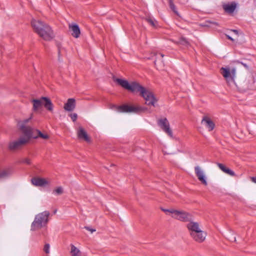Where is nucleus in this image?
Segmentation results:
<instances>
[{
    "instance_id": "f257e3e1",
    "label": "nucleus",
    "mask_w": 256,
    "mask_h": 256,
    "mask_svg": "<svg viewBox=\"0 0 256 256\" xmlns=\"http://www.w3.org/2000/svg\"><path fill=\"white\" fill-rule=\"evenodd\" d=\"M116 81L124 89L132 93H138L146 100V104L155 106L158 100L149 88L143 86L136 82H129L126 80L120 78H117Z\"/></svg>"
},
{
    "instance_id": "f03ea898",
    "label": "nucleus",
    "mask_w": 256,
    "mask_h": 256,
    "mask_svg": "<svg viewBox=\"0 0 256 256\" xmlns=\"http://www.w3.org/2000/svg\"><path fill=\"white\" fill-rule=\"evenodd\" d=\"M32 26L34 32L43 40H50L54 38L53 32L46 24L39 20H34L32 21Z\"/></svg>"
},
{
    "instance_id": "7ed1b4c3",
    "label": "nucleus",
    "mask_w": 256,
    "mask_h": 256,
    "mask_svg": "<svg viewBox=\"0 0 256 256\" xmlns=\"http://www.w3.org/2000/svg\"><path fill=\"white\" fill-rule=\"evenodd\" d=\"M186 228L190 236L194 241L202 243L205 240L206 232L202 230L199 223L190 220L186 224Z\"/></svg>"
},
{
    "instance_id": "20e7f679",
    "label": "nucleus",
    "mask_w": 256,
    "mask_h": 256,
    "mask_svg": "<svg viewBox=\"0 0 256 256\" xmlns=\"http://www.w3.org/2000/svg\"><path fill=\"white\" fill-rule=\"evenodd\" d=\"M50 212L44 211L36 214L31 225L32 230H36L46 226L48 221Z\"/></svg>"
},
{
    "instance_id": "39448f33",
    "label": "nucleus",
    "mask_w": 256,
    "mask_h": 256,
    "mask_svg": "<svg viewBox=\"0 0 256 256\" xmlns=\"http://www.w3.org/2000/svg\"><path fill=\"white\" fill-rule=\"evenodd\" d=\"M220 73L224 78L228 84L230 86H235L238 87L234 80L236 76V69L234 68L222 67L220 68Z\"/></svg>"
},
{
    "instance_id": "423d86ee",
    "label": "nucleus",
    "mask_w": 256,
    "mask_h": 256,
    "mask_svg": "<svg viewBox=\"0 0 256 256\" xmlns=\"http://www.w3.org/2000/svg\"><path fill=\"white\" fill-rule=\"evenodd\" d=\"M110 108H114L119 112L126 113H138L140 112H144L147 110V108L144 107L135 106L126 104L120 106L112 105L110 107Z\"/></svg>"
},
{
    "instance_id": "0eeeda50",
    "label": "nucleus",
    "mask_w": 256,
    "mask_h": 256,
    "mask_svg": "<svg viewBox=\"0 0 256 256\" xmlns=\"http://www.w3.org/2000/svg\"><path fill=\"white\" fill-rule=\"evenodd\" d=\"M32 137V136L24 134V136H20L18 140L10 142L8 145L9 149L14 150L20 148L22 146L28 142Z\"/></svg>"
},
{
    "instance_id": "6e6552de",
    "label": "nucleus",
    "mask_w": 256,
    "mask_h": 256,
    "mask_svg": "<svg viewBox=\"0 0 256 256\" xmlns=\"http://www.w3.org/2000/svg\"><path fill=\"white\" fill-rule=\"evenodd\" d=\"M32 117L33 114H32L28 118L24 120L18 122V126L23 134H26L32 136V128L30 126L26 125V124L32 119Z\"/></svg>"
},
{
    "instance_id": "1a4fd4ad",
    "label": "nucleus",
    "mask_w": 256,
    "mask_h": 256,
    "mask_svg": "<svg viewBox=\"0 0 256 256\" xmlns=\"http://www.w3.org/2000/svg\"><path fill=\"white\" fill-rule=\"evenodd\" d=\"M172 218L182 222H188L192 220V216L184 210H175Z\"/></svg>"
},
{
    "instance_id": "9d476101",
    "label": "nucleus",
    "mask_w": 256,
    "mask_h": 256,
    "mask_svg": "<svg viewBox=\"0 0 256 256\" xmlns=\"http://www.w3.org/2000/svg\"><path fill=\"white\" fill-rule=\"evenodd\" d=\"M158 124L160 128L170 138H173L172 130L170 128V123L166 118H162L158 121Z\"/></svg>"
},
{
    "instance_id": "9b49d317",
    "label": "nucleus",
    "mask_w": 256,
    "mask_h": 256,
    "mask_svg": "<svg viewBox=\"0 0 256 256\" xmlns=\"http://www.w3.org/2000/svg\"><path fill=\"white\" fill-rule=\"evenodd\" d=\"M194 172L199 181L204 186H207V178L204 170L200 166H196L194 167Z\"/></svg>"
},
{
    "instance_id": "f8f14e48",
    "label": "nucleus",
    "mask_w": 256,
    "mask_h": 256,
    "mask_svg": "<svg viewBox=\"0 0 256 256\" xmlns=\"http://www.w3.org/2000/svg\"><path fill=\"white\" fill-rule=\"evenodd\" d=\"M32 184L36 186H44L50 184V181L46 178L35 177L31 180Z\"/></svg>"
},
{
    "instance_id": "ddd939ff",
    "label": "nucleus",
    "mask_w": 256,
    "mask_h": 256,
    "mask_svg": "<svg viewBox=\"0 0 256 256\" xmlns=\"http://www.w3.org/2000/svg\"><path fill=\"white\" fill-rule=\"evenodd\" d=\"M202 124L206 128L208 129V131L212 130L215 126V124L212 120L207 116L203 117L202 122Z\"/></svg>"
},
{
    "instance_id": "4468645a",
    "label": "nucleus",
    "mask_w": 256,
    "mask_h": 256,
    "mask_svg": "<svg viewBox=\"0 0 256 256\" xmlns=\"http://www.w3.org/2000/svg\"><path fill=\"white\" fill-rule=\"evenodd\" d=\"M77 135L79 139L88 142H90V138L88 136L86 132L82 127H80L78 130Z\"/></svg>"
},
{
    "instance_id": "2eb2a0df",
    "label": "nucleus",
    "mask_w": 256,
    "mask_h": 256,
    "mask_svg": "<svg viewBox=\"0 0 256 256\" xmlns=\"http://www.w3.org/2000/svg\"><path fill=\"white\" fill-rule=\"evenodd\" d=\"M76 105V103L74 98H68L66 102L64 104V108L66 111L72 112L75 108Z\"/></svg>"
},
{
    "instance_id": "dca6fc26",
    "label": "nucleus",
    "mask_w": 256,
    "mask_h": 256,
    "mask_svg": "<svg viewBox=\"0 0 256 256\" xmlns=\"http://www.w3.org/2000/svg\"><path fill=\"white\" fill-rule=\"evenodd\" d=\"M217 166L218 167V168L222 171L225 174L232 176H236V174L235 172L232 170L230 169L229 168L226 167L224 165L220 163H217Z\"/></svg>"
},
{
    "instance_id": "f3484780",
    "label": "nucleus",
    "mask_w": 256,
    "mask_h": 256,
    "mask_svg": "<svg viewBox=\"0 0 256 256\" xmlns=\"http://www.w3.org/2000/svg\"><path fill=\"white\" fill-rule=\"evenodd\" d=\"M42 100H43V105L45 108L48 110L52 112L54 110V105L50 99L46 97H42Z\"/></svg>"
},
{
    "instance_id": "a211bd4d",
    "label": "nucleus",
    "mask_w": 256,
    "mask_h": 256,
    "mask_svg": "<svg viewBox=\"0 0 256 256\" xmlns=\"http://www.w3.org/2000/svg\"><path fill=\"white\" fill-rule=\"evenodd\" d=\"M70 29L72 30V35L78 38L80 36V32L78 26L77 24H71L69 26Z\"/></svg>"
},
{
    "instance_id": "6ab92c4d",
    "label": "nucleus",
    "mask_w": 256,
    "mask_h": 256,
    "mask_svg": "<svg viewBox=\"0 0 256 256\" xmlns=\"http://www.w3.org/2000/svg\"><path fill=\"white\" fill-rule=\"evenodd\" d=\"M32 102L33 104V110L34 111H36L40 108L43 105V100H42V97L40 99H33L32 100Z\"/></svg>"
},
{
    "instance_id": "aec40b11",
    "label": "nucleus",
    "mask_w": 256,
    "mask_h": 256,
    "mask_svg": "<svg viewBox=\"0 0 256 256\" xmlns=\"http://www.w3.org/2000/svg\"><path fill=\"white\" fill-rule=\"evenodd\" d=\"M70 254L72 256H86L74 244H70Z\"/></svg>"
},
{
    "instance_id": "412c9836",
    "label": "nucleus",
    "mask_w": 256,
    "mask_h": 256,
    "mask_svg": "<svg viewBox=\"0 0 256 256\" xmlns=\"http://www.w3.org/2000/svg\"><path fill=\"white\" fill-rule=\"evenodd\" d=\"M160 58H156V60L154 61V64L158 68L162 69L164 67V62L162 60V58L164 56V55L162 54H160Z\"/></svg>"
},
{
    "instance_id": "4be33fe9",
    "label": "nucleus",
    "mask_w": 256,
    "mask_h": 256,
    "mask_svg": "<svg viewBox=\"0 0 256 256\" xmlns=\"http://www.w3.org/2000/svg\"><path fill=\"white\" fill-rule=\"evenodd\" d=\"M236 8V6L234 4H226L224 6V8L226 12L232 13L233 12Z\"/></svg>"
},
{
    "instance_id": "5701e85b",
    "label": "nucleus",
    "mask_w": 256,
    "mask_h": 256,
    "mask_svg": "<svg viewBox=\"0 0 256 256\" xmlns=\"http://www.w3.org/2000/svg\"><path fill=\"white\" fill-rule=\"evenodd\" d=\"M38 132V136H34V138H40L44 140H48L50 136L47 134H44L42 132L39 130H36Z\"/></svg>"
},
{
    "instance_id": "b1692460",
    "label": "nucleus",
    "mask_w": 256,
    "mask_h": 256,
    "mask_svg": "<svg viewBox=\"0 0 256 256\" xmlns=\"http://www.w3.org/2000/svg\"><path fill=\"white\" fill-rule=\"evenodd\" d=\"M161 210L162 211L164 212L166 214H170L172 218L175 211V210L174 208L166 209L164 208H161Z\"/></svg>"
},
{
    "instance_id": "393cba45",
    "label": "nucleus",
    "mask_w": 256,
    "mask_h": 256,
    "mask_svg": "<svg viewBox=\"0 0 256 256\" xmlns=\"http://www.w3.org/2000/svg\"><path fill=\"white\" fill-rule=\"evenodd\" d=\"M146 20L150 23L152 26L156 27L157 26V22L153 18H148L146 19Z\"/></svg>"
},
{
    "instance_id": "a878e982",
    "label": "nucleus",
    "mask_w": 256,
    "mask_h": 256,
    "mask_svg": "<svg viewBox=\"0 0 256 256\" xmlns=\"http://www.w3.org/2000/svg\"><path fill=\"white\" fill-rule=\"evenodd\" d=\"M179 44L188 46V42L184 38H180L179 42H178Z\"/></svg>"
},
{
    "instance_id": "bb28decb",
    "label": "nucleus",
    "mask_w": 256,
    "mask_h": 256,
    "mask_svg": "<svg viewBox=\"0 0 256 256\" xmlns=\"http://www.w3.org/2000/svg\"><path fill=\"white\" fill-rule=\"evenodd\" d=\"M54 192L56 194H61L63 193V188L60 186L58 187L54 190Z\"/></svg>"
},
{
    "instance_id": "cd10ccee",
    "label": "nucleus",
    "mask_w": 256,
    "mask_h": 256,
    "mask_svg": "<svg viewBox=\"0 0 256 256\" xmlns=\"http://www.w3.org/2000/svg\"><path fill=\"white\" fill-rule=\"evenodd\" d=\"M44 251L46 254H49L50 252V246L48 244H44Z\"/></svg>"
},
{
    "instance_id": "c85d7f7f",
    "label": "nucleus",
    "mask_w": 256,
    "mask_h": 256,
    "mask_svg": "<svg viewBox=\"0 0 256 256\" xmlns=\"http://www.w3.org/2000/svg\"><path fill=\"white\" fill-rule=\"evenodd\" d=\"M69 116L70 117L72 120L73 122H75L78 118V115L76 113L70 114Z\"/></svg>"
},
{
    "instance_id": "c756f323",
    "label": "nucleus",
    "mask_w": 256,
    "mask_h": 256,
    "mask_svg": "<svg viewBox=\"0 0 256 256\" xmlns=\"http://www.w3.org/2000/svg\"><path fill=\"white\" fill-rule=\"evenodd\" d=\"M170 8L176 13L177 14V12L176 10V7L174 3L172 0L170 1Z\"/></svg>"
},
{
    "instance_id": "7c9ffc66",
    "label": "nucleus",
    "mask_w": 256,
    "mask_h": 256,
    "mask_svg": "<svg viewBox=\"0 0 256 256\" xmlns=\"http://www.w3.org/2000/svg\"><path fill=\"white\" fill-rule=\"evenodd\" d=\"M7 176V172L6 171L0 172V178L6 177Z\"/></svg>"
},
{
    "instance_id": "2f4dec72",
    "label": "nucleus",
    "mask_w": 256,
    "mask_h": 256,
    "mask_svg": "<svg viewBox=\"0 0 256 256\" xmlns=\"http://www.w3.org/2000/svg\"><path fill=\"white\" fill-rule=\"evenodd\" d=\"M85 228L86 230H88L91 233H92L93 232H94L96 230L95 229L91 228H90L89 227H87V226L85 227Z\"/></svg>"
},
{
    "instance_id": "473e14b6",
    "label": "nucleus",
    "mask_w": 256,
    "mask_h": 256,
    "mask_svg": "<svg viewBox=\"0 0 256 256\" xmlns=\"http://www.w3.org/2000/svg\"><path fill=\"white\" fill-rule=\"evenodd\" d=\"M24 162L28 164H30V160L29 159H28V158H26L24 160Z\"/></svg>"
},
{
    "instance_id": "72a5a7b5",
    "label": "nucleus",
    "mask_w": 256,
    "mask_h": 256,
    "mask_svg": "<svg viewBox=\"0 0 256 256\" xmlns=\"http://www.w3.org/2000/svg\"><path fill=\"white\" fill-rule=\"evenodd\" d=\"M251 180L252 182L256 184V177H252Z\"/></svg>"
},
{
    "instance_id": "f704fd0d",
    "label": "nucleus",
    "mask_w": 256,
    "mask_h": 256,
    "mask_svg": "<svg viewBox=\"0 0 256 256\" xmlns=\"http://www.w3.org/2000/svg\"><path fill=\"white\" fill-rule=\"evenodd\" d=\"M226 36L228 38V39L232 41H234V39L232 37H230V36H229L228 35H226Z\"/></svg>"
},
{
    "instance_id": "c9c22d12",
    "label": "nucleus",
    "mask_w": 256,
    "mask_h": 256,
    "mask_svg": "<svg viewBox=\"0 0 256 256\" xmlns=\"http://www.w3.org/2000/svg\"><path fill=\"white\" fill-rule=\"evenodd\" d=\"M232 32H234L236 34H238V32L236 30H232Z\"/></svg>"
},
{
    "instance_id": "e433bc0d",
    "label": "nucleus",
    "mask_w": 256,
    "mask_h": 256,
    "mask_svg": "<svg viewBox=\"0 0 256 256\" xmlns=\"http://www.w3.org/2000/svg\"><path fill=\"white\" fill-rule=\"evenodd\" d=\"M244 66H246V65L245 64H243Z\"/></svg>"
}]
</instances>
